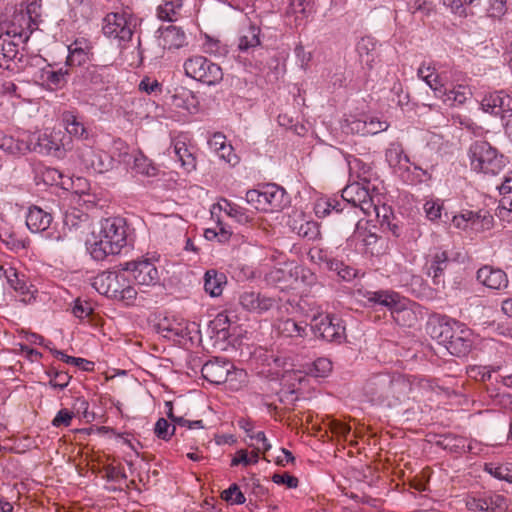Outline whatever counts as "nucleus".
Returning a JSON list of instances; mask_svg holds the SVG:
<instances>
[{"label": "nucleus", "instance_id": "42", "mask_svg": "<svg viewBox=\"0 0 512 512\" xmlns=\"http://www.w3.org/2000/svg\"><path fill=\"white\" fill-rule=\"evenodd\" d=\"M221 497L223 500L237 505L244 504L246 501L244 494L240 491L239 486L235 483L230 485L228 489L224 490L221 493Z\"/></svg>", "mask_w": 512, "mask_h": 512}, {"label": "nucleus", "instance_id": "13", "mask_svg": "<svg viewBox=\"0 0 512 512\" xmlns=\"http://www.w3.org/2000/svg\"><path fill=\"white\" fill-rule=\"evenodd\" d=\"M122 270L131 272L138 285L153 286L159 282L158 270L149 259L126 262Z\"/></svg>", "mask_w": 512, "mask_h": 512}, {"label": "nucleus", "instance_id": "4", "mask_svg": "<svg viewBox=\"0 0 512 512\" xmlns=\"http://www.w3.org/2000/svg\"><path fill=\"white\" fill-rule=\"evenodd\" d=\"M469 153L471 167L477 172L497 175L505 166L503 155L499 156L497 151L486 141L474 142Z\"/></svg>", "mask_w": 512, "mask_h": 512}, {"label": "nucleus", "instance_id": "45", "mask_svg": "<svg viewBox=\"0 0 512 512\" xmlns=\"http://www.w3.org/2000/svg\"><path fill=\"white\" fill-rule=\"evenodd\" d=\"M76 45V43L74 44ZM88 59L87 52L80 47H69V55L66 60V64L69 66H80L85 63Z\"/></svg>", "mask_w": 512, "mask_h": 512}, {"label": "nucleus", "instance_id": "44", "mask_svg": "<svg viewBox=\"0 0 512 512\" xmlns=\"http://www.w3.org/2000/svg\"><path fill=\"white\" fill-rule=\"evenodd\" d=\"M54 355L59 357L65 363L81 367L85 371L92 370L93 366H94V363L91 362V361H88V360L83 359V358H77V357H73V356H68V355L64 354L62 351H59V350H55L54 351Z\"/></svg>", "mask_w": 512, "mask_h": 512}, {"label": "nucleus", "instance_id": "7", "mask_svg": "<svg viewBox=\"0 0 512 512\" xmlns=\"http://www.w3.org/2000/svg\"><path fill=\"white\" fill-rule=\"evenodd\" d=\"M135 26L136 23L130 14L111 12L103 19L102 31L108 38L126 42L131 40Z\"/></svg>", "mask_w": 512, "mask_h": 512}, {"label": "nucleus", "instance_id": "26", "mask_svg": "<svg viewBox=\"0 0 512 512\" xmlns=\"http://www.w3.org/2000/svg\"><path fill=\"white\" fill-rule=\"evenodd\" d=\"M369 188L365 184L355 182L347 185L342 191V202L353 206L355 210L356 203L361 202L368 196Z\"/></svg>", "mask_w": 512, "mask_h": 512}, {"label": "nucleus", "instance_id": "23", "mask_svg": "<svg viewBox=\"0 0 512 512\" xmlns=\"http://www.w3.org/2000/svg\"><path fill=\"white\" fill-rule=\"evenodd\" d=\"M160 31V44L164 49H177L185 44L186 36L184 31L174 25H169Z\"/></svg>", "mask_w": 512, "mask_h": 512}, {"label": "nucleus", "instance_id": "33", "mask_svg": "<svg viewBox=\"0 0 512 512\" xmlns=\"http://www.w3.org/2000/svg\"><path fill=\"white\" fill-rule=\"evenodd\" d=\"M260 29L254 25L248 29L239 38L238 48L241 51H247L260 45Z\"/></svg>", "mask_w": 512, "mask_h": 512}, {"label": "nucleus", "instance_id": "46", "mask_svg": "<svg viewBox=\"0 0 512 512\" xmlns=\"http://www.w3.org/2000/svg\"><path fill=\"white\" fill-rule=\"evenodd\" d=\"M180 7V3L176 4L173 1H167L158 7L157 15L161 20L172 22L175 20L176 9Z\"/></svg>", "mask_w": 512, "mask_h": 512}, {"label": "nucleus", "instance_id": "52", "mask_svg": "<svg viewBox=\"0 0 512 512\" xmlns=\"http://www.w3.org/2000/svg\"><path fill=\"white\" fill-rule=\"evenodd\" d=\"M487 13L489 17L499 18L505 14L506 0H488Z\"/></svg>", "mask_w": 512, "mask_h": 512}, {"label": "nucleus", "instance_id": "60", "mask_svg": "<svg viewBox=\"0 0 512 512\" xmlns=\"http://www.w3.org/2000/svg\"><path fill=\"white\" fill-rule=\"evenodd\" d=\"M388 127L389 125L386 121H380L376 118H367V136L378 134L387 130Z\"/></svg>", "mask_w": 512, "mask_h": 512}, {"label": "nucleus", "instance_id": "9", "mask_svg": "<svg viewBox=\"0 0 512 512\" xmlns=\"http://www.w3.org/2000/svg\"><path fill=\"white\" fill-rule=\"evenodd\" d=\"M311 328L316 335L329 342L341 343L346 336L343 320L331 314L314 316Z\"/></svg>", "mask_w": 512, "mask_h": 512}, {"label": "nucleus", "instance_id": "54", "mask_svg": "<svg viewBox=\"0 0 512 512\" xmlns=\"http://www.w3.org/2000/svg\"><path fill=\"white\" fill-rule=\"evenodd\" d=\"M73 416V412L69 411L68 409H61L52 420V425L54 427H68L71 424Z\"/></svg>", "mask_w": 512, "mask_h": 512}, {"label": "nucleus", "instance_id": "28", "mask_svg": "<svg viewBox=\"0 0 512 512\" xmlns=\"http://www.w3.org/2000/svg\"><path fill=\"white\" fill-rule=\"evenodd\" d=\"M276 328L284 337L304 338L307 335L306 325H302L293 319L279 320Z\"/></svg>", "mask_w": 512, "mask_h": 512}, {"label": "nucleus", "instance_id": "58", "mask_svg": "<svg viewBox=\"0 0 512 512\" xmlns=\"http://www.w3.org/2000/svg\"><path fill=\"white\" fill-rule=\"evenodd\" d=\"M313 0H291L290 7L294 13L307 14L313 10Z\"/></svg>", "mask_w": 512, "mask_h": 512}, {"label": "nucleus", "instance_id": "47", "mask_svg": "<svg viewBox=\"0 0 512 512\" xmlns=\"http://www.w3.org/2000/svg\"><path fill=\"white\" fill-rule=\"evenodd\" d=\"M471 95L469 89L465 86H458L450 90L446 96V101H451L452 104L461 105L465 103L468 96Z\"/></svg>", "mask_w": 512, "mask_h": 512}, {"label": "nucleus", "instance_id": "8", "mask_svg": "<svg viewBox=\"0 0 512 512\" xmlns=\"http://www.w3.org/2000/svg\"><path fill=\"white\" fill-rule=\"evenodd\" d=\"M315 213L317 217L324 218L326 216H333L335 221H338L345 227H355L357 225V216L353 206L342 202V198L320 200L315 205Z\"/></svg>", "mask_w": 512, "mask_h": 512}, {"label": "nucleus", "instance_id": "30", "mask_svg": "<svg viewBox=\"0 0 512 512\" xmlns=\"http://www.w3.org/2000/svg\"><path fill=\"white\" fill-rule=\"evenodd\" d=\"M69 70L67 68H60L58 70H44L42 79L46 82L50 89L62 88L67 83V76Z\"/></svg>", "mask_w": 512, "mask_h": 512}, {"label": "nucleus", "instance_id": "51", "mask_svg": "<svg viewBox=\"0 0 512 512\" xmlns=\"http://www.w3.org/2000/svg\"><path fill=\"white\" fill-rule=\"evenodd\" d=\"M346 128L348 132L367 136V118L346 120Z\"/></svg>", "mask_w": 512, "mask_h": 512}, {"label": "nucleus", "instance_id": "32", "mask_svg": "<svg viewBox=\"0 0 512 512\" xmlns=\"http://www.w3.org/2000/svg\"><path fill=\"white\" fill-rule=\"evenodd\" d=\"M174 153L178 160L181 162V166L186 171H191L196 167V160L193 154L188 150L184 142H176L174 144Z\"/></svg>", "mask_w": 512, "mask_h": 512}, {"label": "nucleus", "instance_id": "35", "mask_svg": "<svg viewBox=\"0 0 512 512\" xmlns=\"http://www.w3.org/2000/svg\"><path fill=\"white\" fill-rule=\"evenodd\" d=\"M64 224L70 230H84L89 227V217L86 214L73 211L65 215Z\"/></svg>", "mask_w": 512, "mask_h": 512}, {"label": "nucleus", "instance_id": "2", "mask_svg": "<svg viewBox=\"0 0 512 512\" xmlns=\"http://www.w3.org/2000/svg\"><path fill=\"white\" fill-rule=\"evenodd\" d=\"M127 244L126 222L120 217H110L100 221L98 231L92 232L87 241V249L96 261H102L110 255H117Z\"/></svg>", "mask_w": 512, "mask_h": 512}, {"label": "nucleus", "instance_id": "39", "mask_svg": "<svg viewBox=\"0 0 512 512\" xmlns=\"http://www.w3.org/2000/svg\"><path fill=\"white\" fill-rule=\"evenodd\" d=\"M485 471L499 480H505L510 483L512 482V467H509L508 465L487 463L485 464Z\"/></svg>", "mask_w": 512, "mask_h": 512}, {"label": "nucleus", "instance_id": "36", "mask_svg": "<svg viewBox=\"0 0 512 512\" xmlns=\"http://www.w3.org/2000/svg\"><path fill=\"white\" fill-rule=\"evenodd\" d=\"M385 157L390 166L401 165L403 161L409 163V158L403 154V148L399 143H391Z\"/></svg>", "mask_w": 512, "mask_h": 512}, {"label": "nucleus", "instance_id": "53", "mask_svg": "<svg viewBox=\"0 0 512 512\" xmlns=\"http://www.w3.org/2000/svg\"><path fill=\"white\" fill-rule=\"evenodd\" d=\"M0 148L11 154L19 153L22 150L18 141L6 135H0Z\"/></svg>", "mask_w": 512, "mask_h": 512}, {"label": "nucleus", "instance_id": "19", "mask_svg": "<svg viewBox=\"0 0 512 512\" xmlns=\"http://www.w3.org/2000/svg\"><path fill=\"white\" fill-rule=\"evenodd\" d=\"M453 338L447 344V350L457 357H463L469 354L473 346V335L471 330L459 323Z\"/></svg>", "mask_w": 512, "mask_h": 512}, {"label": "nucleus", "instance_id": "15", "mask_svg": "<svg viewBox=\"0 0 512 512\" xmlns=\"http://www.w3.org/2000/svg\"><path fill=\"white\" fill-rule=\"evenodd\" d=\"M238 300L245 311L259 315L271 310L277 304L275 298L256 291H243L239 294Z\"/></svg>", "mask_w": 512, "mask_h": 512}, {"label": "nucleus", "instance_id": "61", "mask_svg": "<svg viewBox=\"0 0 512 512\" xmlns=\"http://www.w3.org/2000/svg\"><path fill=\"white\" fill-rule=\"evenodd\" d=\"M217 155L231 165L238 163V157L234 153V149L230 144H225L220 150L216 151Z\"/></svg>", "mask_w": 512, "mask_h": 512}, {"label": "nucleus", "instance_id": "64", "mask_svg": "<svg viewBox=\"0 0 512 512\" xmlns=\"http://www.w3.org/2000/svg\"><path fill=\"white\" fill-rule=\"evenodd\" d=\"M139 89L141 91H145L148 94L157 92L161 93L162 85L157 80H151L150 78L146 77L140 82Z\"/></svg>", "mask_w": 512, "mask_h": 512}, {"label": "nucleus", "instance_id": "6", "mask_svg": "<svg viewBox=\"0 0 512 512\" xmlns=\"http://www.w3.org/2000/svg\"><path fill=\"white\" fill-rule=\"evenodd\" d=\"M188 77L207 85H215L223 79L221 67L204 56H193L184 63Z\"/></svg>", "mask_w": 512, "mask_h": 512}, {"label": "nucleus", "instance_id": "21", "mask_svg": "<svg viewBox=\"0 0 512 512\" xmlns=\"http://www.w3.org/2000/svg\"><path fill=\"white\" fill-rule=\"evenodd\" d=\"M53 217L38 206L29 208L26 216V225L32 233H42L50 228Z\"/></svg>", "mask_w": 512, "mask_h": 512}, {"label": "nucleus", "instance_id": "38", "mask_svg": "<svg viewBox=\"0 0 512 512\" xmlns=\"http://www.w3.org/2000/svg\"><path fill=\"white\" fill-rule=\"evenodd\" d=\"M245 199L246 202L250 204L255 210L268 212L263 188L260 190L253 189L247 191Z\"/></svg>", "mask_w": 512, "mask_h": 512}, {"label": "nucleus", "instance_id": "41", "mask_svg": "<svg viewBox=\"0 0 512 512\" xmlns=\"http://www.w3.org/2000/svg\"><path fill=\"white\" fill-rule=\"evenodd\" d=\"M308 256L313 263L324 265L328 270H330V262L335 261V259L329 257L327 250L318 247L311 248Z\"/></svg>", "mask_w": 512, "mask_h": 512}, {"label": "nucleus", "instance_id": "63", "mask_svg": "<svg viewBox=\"0 0 512 512\" xmlns=\"http://www.w3.org/2000/svg\"><path fill=\"white\" fill-rule=\"evenodd\" d=\"M93 312V308L88 302H82L80 300H76L75 305L73 307V314L80 319L86 318L90 316Z\"/></svg>", "mask_w": 512, "mask_h": 512}, {"label": "nucleus", "instance_id": "14", "mask_svg": "<svg viewBox=\"0 0 512 512\" xmlns=\"http://www.w3.org/2000/svg\"><path fill=\"white\" fill-rule=\"evenodd\" d=\"M126 281L127 278L122 273L104 272L95 278L93 286L100 294L118 299Z\"/></svg>", "mask_w": 512, "mask_h": 512}, {"label": "nucleus", "instance_id": "56", "mask_svg": "<svg viewBox=\"0 0 512 512\" xmlns=\"http://www.w3.org/2000/svg\"><path fill=\"white\" fill-rule=\"evenodd\" d=\"M71 376L64 371H55V377L51 378L49 384L53 388H59L63 390L70 382Z\"/></svg>", "mask_w": 512, "mask_h": 512}, {"label": "nucleus", "instance_id": "20", "mask_svg": "<svg viewBox=\"0 0 512 512\" xmlns=\"http://www.w3.org/2000/svg\"><path fill=\"white\" fill-rule=\"evenodd\" d=\"M449 265L448 253L443 250H436L429 260L427 270L428 276L432 277L434 285H444V271Z\"/></svg>", "mask_w": 512, "mask_h": 512}, {"label": "nucleus", "instance_id": "27", "mask_svg": "<svg viewBox=\"0 0 512 512\" xmlns=\"http://www.w3.org/2000/svg\"><path fill=\"white\" fill-rule=\"evenodd\" d=\"M226 283V276L215 270H208L204 277V289L212 297L222 294L223 285Z\"/></svg>", "mask_w": 512, "mask_h": 512}, {"label": "nucleus", "instance_id": "59", "mask_svg": "<svg viewBox=\"0 0 512 512\" xmlns=\"http://www.w3.org/2000/svg\"><path fill=\"white\" fill-rule=\"evenodd\" d=\"M442 205L436 201L430 200L424 204L426 216L434 221L441 217Z\"/></svg>", "mask_w": 512, "mask_h": 512}, {"label": "nucleus", "instance_id": "17", "mask_svg": "<svg viewBox=\"0 0 512 512\" xmlns=\"http://www.w3.org/2000/svg\"><path fill=\"white\" fill-rule=\"evenodd\" d=\"M482 109L495 116H512V98L503 91H496L486 95L481 101Z\"/></svg>", "mask_w": 512, "mask_h": 512}, {"label": "nucleus", "instance_id": "49", "mask_svg": "<svg viewBox=\"0 0 512 512\" xmlns=\"http://www.w3.org/2000/svg\"><path fill=\"white\" fill-rule=\"evenodd\" d=\"M357 209L361 210L365 215L370 216L372 213H378V208L374 204L372 196L368 192V196L365 199H361V202L356 203L355 206V215L358 216ZM359 222V217H357V223Z\"/></svg>", "mask_w": 512, "mask_h": 512}, {"label": "nucleus", "instance_id": "16", "mask_svg": "<svg viewBox=\"0 0 512 512\" xmlns=\"http://www.w3.org/2000/svg\"><path fill=\"white\" fill-rule=\"evenodd\" d=\"M233 365L223 359L215 358L214 360L207 361L202 369L201 373L205 380L212 384H222L228 380V377L232 374H237L236 371L232 372Z\"/></svg>", "mask_w": 512, "mask_h": 512}, {"label": "nucleus", "instance_id": "37", "mask_svg": "<svg viewBox=\"0 0 512 512\" xmlns=\"http://www.w3.org/2000/svg\"><path fill=\"white\" fill-rule=\"evenodd\" d=\"M5 278L10 287L15 291L21 294H26L29 292V287L27 286L26 281L23 278H20V275L16 269L10 267L9 269L5 270Z\"/></svg>", "mask_w": 512, "mask_h": 512}, {"label": "nucleus", "instance_id": "34", "mask_svg": "<svg viewBox=\"0 0 512 512\" xmlns=\"http://www.w3.org/2000/svg\"><path fill=\"white\" fill-rule=\"evenodd\" d=\"M132 169L136 173L146 176H154L156 174V168L151 164L150 160L141 152H137L135 155H133Z\"/></svg>", "mask_w": 512, "mask_h": 512}, {"label": "nucleus", "instance_id": "3", "mask_svg": "<svg viewBox=\"0 0 512 512\" xmlns=\"http://www.w3.org/2000/svg\"><path fill=\"white\" fill-rule=\"evenodd\" d=\"M370 306L387 308L393 320L401 326H411L416 319L414 312L408 308V300L393 291H369L365 295Z\"/></svg>", "mask_w": 512, "mask_h": 512}, {"label": "nucleus", "instance_id": "11", "mask_svg": "<svg viewBox=\"0 0 512 512\" xmlns=\"http://www.w3.org/2000/svg\"><path fill=\"white\" fill-rule=\"evenodd\" d=\"M64 140L65 137H61V132L37 134L30 140L31 144H33L31 150L61 159L65 157L66 151L71 149L70 139Z\"/></svg>", "mask_w": 512, "mask_h": 512}, {"label": "nucleus", "instance_id": "48", "mask_svg": "<svg viewBox=\"0 0 512 512\" xmlns=\"http://www.w3.org/2000/svg\"><path fill=\"white\" fill-rule=\"evenodd\" d=\"M350 169L357 170L358 178L362 181V184L368 185L370 183L371 167L369 165L363 163L359 159H355Z\"/></svg>", "mask_w": 512, "mask_h": 512}, {"label": "nucleus", "instance_id": "40", "mask_svg": "<svg viewBox=\"0 0 512 512\" xmlns=\"http://www.w3.org/2000/svg\"><path fill=\"white\" fill-rule=\"evenodd\" d=\"M330 271H334L344 281H351L356 277V269L336 260L330 262Z\"/></svg>", "mask_w": 512, "mask_h": 512}, {"label": "nucleus", "instance_id": "24", "mask_svg": "<svg viewBox=\"0 0 512 512\" xmlns=\"http://www.w3.org/2000/svg\"><path fill=\"white\" fill-rule=\"evenodd\" d=\"M263 191L268 211L273 212L284 207L286 192L282 187L276 184H267L263 187Z\"/></svg>", "mask_w": 512, "mask_h": 512}, {"label": "nucleus", "instance_id": "25", "mask_svg": "<svg viewBox=\"0 0 512 512\" xmlns=\"http://www.w3.org/2000/svg\"><path fill=\"white\" fill-rule=\"evenodd\" d=\"M62 120L70 136L80 140H88V131L84 123L73 112H64L62 114Z\"/></svg>", "mask_w": 512, "mask_h": 512}, {"label": "nucleus", "instance_id": "57", "mask_svg": "<svg viewBox=\"0 0 512 512\" xmlns=\"http://www.w3.org/2000/svg\"><path fill=\"white\" fill-rule=\"evenodd\" d=\"M319 234L317 224L315 222H306L300 225L298 235L303 238L314 239Z\"/></svg>", "mask_w": 512, "mask_h": 512}, {"label": "nucleus", "instance_id": "5", "mask_svg": "<svg viewBox=\"0 0 512 512\" xmlns=\"http://www.w3.org/2000/svg\"><path fill=\"white\" fill-rule=\"evenodd\" d=\"M31 12L29 6L26 11L15 10L10 16H2L0 35L5 34L8 38L17 39L22 44L26 43L37 26Z\"/></svg>", "mask_w": 512, "mask_h": 512}, {"label": "nucleus", "instance_id": "55", "mask_svg": "<svg viewBox=\"0 0 512 512\" xmlns=\"http://www.w3.org/2000/svg\"><path fill=\"white\" fill-rule=\"evenodd\" d=\"M473 218V211L465 210L461 214L453 217L452 222L455 227L467 230L470 228V221Z\"/></svg>", "mask_w": 512, "mask_h": 512}, {"label": "nucleus", "instance_id": "1", "mask_svg": "<svg viewBox=\"0 0 512 512\" xmlns=\"http://www.w3.org/2000/svg\"><path fill=\"white\" fill-rule=\"evenodd\" d=\"M410 379L400 374L378 373L371 375L363 386L364 396L373 404L392 407L409 397Z\"/></svg>", "mask_w": 512, "mask_h": 512}, {"label": "nucleus", "instance_id": "29", "mask_svg": "<svg viewBox=\"0 0 512 512\" xmlns=\"http://www.w3.org/2000/svg\"><path fill=\"white\" fill-rule=\"evenodd\" d=\"M458 325L459 322L457 321L444 322L434 325L431 330V336L437 339L439 344H442L447 348V344L449 343L450 339L453 338L455 333L454 328H457Z\"/></svg>", "mask_w": 512, "mask_h": 512}, {"label": "nucleus", "instance_id": "43", "mask_svg": "<svg viewBox=\"0 0 512 512\" xmlns=\"http://www.w3.org/2000/svg\"><path fill=\"white\" fill-rule=\"evenodd\" d=\"M175 431V425L171 426L164 418L158 419L154 427L156 436L164 441L169 440L175 434Z\"/></svg>", "mask_w": 512, "mask_h": 512}, {"label": "nucleus", "instance_id": "12", "mask_svg": "<svg viewBox=\"0 0 512 512\" xmlns=\"http://www.w3.org/2000/svg\"><path fill=\"white\" fill-rule=\"evenodd\" d=\"M107 66H89L81 71L75 82L89 87L95 91H103L107 89L109 83L113 79V75Z\"/></svg>", "mask_w": 512, "mask_h": 512}, {"label": "nucleus", "instance_id": "18", "mask_svg": "<svg viewBox=\"0 0 512 512\" xmlns=\"http://www.w3.org/2000/svg\"><path fill=\"white\" fill-rule=\"evenodd\" d=\"M476 278L482 285L493 290L502 291L509 286L507 274L503 270L489 265L479 268Z\"/></svg>", "mask_w": 512, "mask_h": 512}, {"label": "nucleus", "instance_id": "22", "mask_svg": "<svg viewBox=\"0 0 512 512\" xmlns=\"http://www.w3.org/2000/svg\"><path fill=\"white\" fill-rule=\"evenodd\" d=\"M218 207L221 211H224L229 217L235 219L240 224L255 225L253 213L238 204L223 199L218 203Z\"/></svg>", "mask_w": 512, "mask_h": 512}, {"label": "nucleus", "instance_id": "50", "mask_svg": "<svg viewBox=\"0 0 512 512\" xmlns=\"http://www.w3.org/2000/svg\"><path fill=\"white\" fill-rule=\"evenodd\" d=\"M2 243L12 251H19L25 248L24 242L18 239L13 233L4 232L0 235Z\"/></svg>", "mask_w": 512, "mask_h": 512}, {"label": "nucleus", "instance_id": "10", "mask_svg": "<svg viewBox=\"0 0 512 512\" xmlns=\"http://www.w3.org/2000/svg\"><path fill=\"white\" fill-rule=\"evenodd\" d=\"M76 154L80 163L87 170L97 173L110 171L114 166V159L104 151H96L87 143L76 146Z\"/></svg>", "mask_w": 512, "mask_h": 512}, {"label": "nucleus", "instance_id": "31", "mask_svg": "<svg viewBox=\"0 0 512 512\" xmlns=\"http://www.w3.org/2000/svg\"><path fill=\"white\" fill-rule=\"evenodd\" d=\"M484 512H506L508 509V500L506 497L496 493H486L483 495Z\"/></svg>", "mask_w": 512, "mask_h": 512}, {"label": "nucleus", "instance_id": "62", "mask_svg": "<svg viewBox=\"0 0 512 512\" xmlns=\"http://www.w3.org/2000/svg\"><path fill=\"white\" fill-rule=\"evenodd\" d=\"M314 370L317 377H324L332 370V363L327 358H318L314 362Z\"/></svg>", "mask_w": 512, "mask_h": 512}]
</instances>
